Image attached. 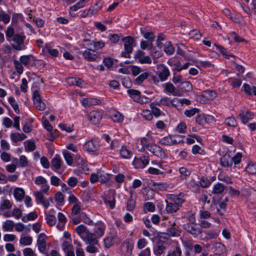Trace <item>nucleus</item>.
<instances>
[{
	"label": "nucleus",
	"instance_id": "f257e3e1",
	"mask_svg": "<svg viewBox=\"0 0 256 256\" xmlns=\"http://www.w3.org/2000/svg\"><path fill=\"white\" fill-rule=\"evenodd\" d=\"M122 40L124 43L125 51L122 52L121 55L122 56L126 58H130V54L133 50L134 40L130 36H128L123 38Z\"/></svg>",
	"mask_w": 256,
	"mask_h": 256
},
{
	"label": "nucleus",
	"instance_id": "f03ea898",
	"mask_svg": "<svg viewBox=\"0 0 256 256\" xmlns=\"http://www.w3.org/2000/svg\"><path fill=\"white\" fill-rule=\"evenodd\" d=\"M24 38L25 36H22L18 34H15L14 37L11 39V42H12V48L17 50H24Z\"/></svg>",
	"mask_w": 256,
	"mask_h": 256
},
{
	"label": "nucleus",
	"instance_id": "7ed1b4c3",
	"mask_svg": "<svg viewBox=\"0 0 256 256\" xmlns=\"http://www.w3.org/2000/svg\"><path fill=\"white\" fill-rule=\"evenodd\" d=\"M183 228L195 238L202 233V228L198 226L196 222L184 224L183 225Z\"/></svg>",
	"mask_w": 256,
	"mask_h": 256
},
{
	"label": "nucleus",
	"instance_id": "20e7f679",
	"mask_svg": "<svg viewBox=\"0 0 256 256\" xmlns=\"http://www.w3.org/2000/svg\"><path fill=\"white\" fill-rule=\"evenodd\" d=\"M32 99L34 104L36 108L40 110H44L45 109L46 104L42 101V96L38 90L34 92Z\"/></svg>",
	"mask_w": 256,
	"mask_h": 256
},
{
	"label": "nucleus",
	"instance_id": "39448f33",
	"mask_svg": "<svg viewBox=\"0 0 256 256\" xmlns=\"http://www.w3.org/2000/svg\"><path fill=\"white\" fill-rule=\"evenodd\" d=\"M88 118L93 124L96 125L99 124L102 118V114L100 111L93 110L89 114Z\"/></svg>",
	"mask_w": 256,
	"mask_h": 256
},
{
	"label": "nucleus",
	"instance_id": "423d86ee",
	"mask_svg": "<svg viewBox=\"0 0 256 256\" xmlns=\"http://www.w3.org/2000/svg\"><path fill=\"white\" fill-rule=\"evenodd\" d=\"M20 60L22 64L25 66H33L35 65L36 60L32 55L22 56L20 57Z\"/></svg>",
	"mask_w": 256,
	"mask_h": 256
},
{
	"label": "nucleus",
	"instance_id": "0eeeda50",
	"mask_svg": "<svg viewBox=\"0 0 256 256\" xmlns=\"http://www.w3.org/2000/svg\"><path fill=\"white\" fill-rule=\"evenodd\" d=\"M135 58L138 60L141 64H150L152 62L151 58L149 56H144V52L139 50H138L134 56Z\"/></svg>",
	"mask_w": 256,
	"mask_h": 256
},
{
	"label": "nucleus",
	"instance_id": "6e6552de",
	"mask_svg": "<svg viewBox=\"0 0 256 256\" xmlns=\"http://www.w3.org/2000/svg\"><path fill=\"white\" fill-rule=\"evenodd\" d=\"M148 150L159 158H163L166 157L164 150L157 145H154L152 147H149Z\"/></svg>",
	"mask_w": 256,
	"mask_h": 256
},
{
	"label": "nucleus",
	"instance_id": "1a4fd4ad",
	"mask_svg": "<svg viewBox=\"0 0 256 256\" xmlns=\"http://www.w3.org/2000/svg\"><path fill=\"white\" fill-rule=\"evenodd\" d=\"M134 244L129 240H126L122 244V249L125 256H130L133 249Z\"/></svg>",
	"mask_w": 256,
	"mask_h": 256
},
{
	"label": "nucleus",
	"instance_id": "9d476101",
	"mask_svg": "<svg viewBox=\"0 0 256 256\" xmlns=\"http://www.w3.org/2000/svg\"><path fill=\"white\" fill-rule=\"evenodd\" d=\"M166 243L162 241L158 242L154 248V254L156 256H160L166 250Z\"/></svg>",
	"mask_w": 256,
	"mask_h": 256
},
{
	"label": "nucleus",
	"instance_id": "9b49d317",
	"mask_svg": "<svg viewBox=\"0 0 256 256\" xmlns=\"http://www.w3.org/2000/svg\"><path fill=\"white\" fill-rule=\"evenodd\" d=\"M99 56L98 52H96L94 50L88 48L83 52V56L84 58L89 61H92L95 60Z\"/></svg>",
	"mask_w": 256,
	"mask_h": 256
},
{
	"label": "nucleus",
	"instance_id": "f8f14e48",
	"mask_svg": "<svg viewBox=\"0 0 256 256\" xmlns=\"http://www.w3.org/2000/svg\"><path fill=\"white\" fill-rule=\"evenodd\" d=\"M244 194L252 203L256 204V190L253 188H246L244 190Z\"/></svg>",
	"mask_w": 256,
	"mask_h": 256
},
{
	"label": "nucleus",
	"instance_id": "ddd939ff",
	"mask_svg": "<svg viewBox=\"0 0 256 256\" xmlns=\"http://www.w3.org/2000/svg\"><path fill=\"white\" fill-rule=\"evenodd\" d=\"M82 238L89 244H98V238L96 237V234H92L88 231L86 232V237Z\"/></svg>",
	"mask_w": 256,
	"mask_h": 256
},
{
	"label": "nucleus",
	"instance_id": "4468645a",
	"mask_svg": "<svg viewBox=\"0 0 256 256\" xmlns=\"http://www.w3.org/2000/svg\"><path fill=\"white\" fill-rule=\"evenodd\" d=\"M45 237V234L42 233L38 235V248L39 250L42 252H44L46 249Z\"/></svg>",
	"mask_w": 256,
	"mask_h": 256
},
{
	"label": "nucleus",
	"instance_id": "2eb2a0df",
	"mask_svg": "<svg viewBox=\"0 0 256 256\" xmlns=\"http://www.w3.org/2000/svg\"><path fill=\"white\" fill-rule=\"evenodd\" d=\"M167 233L172 236H180V231L178 226H176V223L173 222L170 228H167Z\"/></svg>",
	"mask_w": 256,
	"mask_h": 256
},
{
	"label": "nucleus",
	"instance_id": "dca6fc26",
	"mask_svg": "<svg viewBox=\"0 0 256 256\" xmlns=\"http://www.w3.org/2000/svg\"><path fill=\"white\" fill-rule=\"evenodd\" d=\"M238 116L244 124H246L252 118L253 114L250 112H242L238 114Z\"/></svg>",
	"mask_w": 256,
	"mask_h": 256
},
{
	"label": "nucleus",
	"instance_id": "f3484780",
	"mask_svg": "<svg viewBox=\"0 0 256 256\" xmlns=\"http://www.w3.org/2000/svg\"><path fill=\"white\" fill-rule=\"evenodd\" d=\"M212 249L216 254H220L224 252L226 248L224 244L220 242H215L212 245Z\"/></svg>",
	"mask_w": 256,
	"mask_h": 256
},
{
	"label": "nucleus",
	"instance_id": "a211bd4d",
	"mask_svg": "<svg viewBox=\"0 0 256 256\" xmlns=\"http://www.w3.org/2000/svg\"><path fill=\"white\" fill-rule=\"evenodd\" d=\"M220 164L222 166L229 167L232 166V158L228 154H224L220 158Z\"/></svg>",
	"mask_w": 256,
	"mask_h": 256
},
{
	"label": "nucleus",
	"instance_id": "6ab92c4d",
	"mask_svg": "<svg viewBox=\"0 0 256 256\" xmlns=\"http://www.w3.org/2000/svg\"><path fill=\"white\" fill-rule=\"evenodd\" d=\"M128 93L134 102H142V101L140 100V91L130 89L128 90Z\"/></svg>",
	"mask_w": 256,
	"mask_h": 256
},
{
	"label": "nucleus",
	"instance_id": "aec40b11",
	"mask_svg": "<svg viewBox=\"0 0 256 256\" xmlns=\"http://www.w3.org/2000/svg\"><path fill=\"white\" fill-rule=\"evenodd\" d=\"M176 101H178V99L176 98H174L170 101L169 98L167 97H163L161 98L159 102H155V104L158 106H160V105L169 106L170 103H171L172 105H174V103Z\"/></svg>",
	"mask_w": 256,
	"mask_h": 256
},
{
	"label": "nucleus",
	"instance_id": "412c9836",
	"mask_svg": "<svg viewBox=\"0 0 256 256\" xmlns=\"http://www.w3.org/2000/svg\"><path fill=\"white\" fill-rule=\"evenodd\" d=\"M98 144H94L92 140L88 141L84 146V149L89 152H95L98 150Z\"/></svg>",
	"mask_w": 256,
	"mask_h": 256
},
{
	"label": "nucleus",
	"instance_id": "4be33fe9",
	"mask_svg": "<svg viewBox=\"0 0 256 256\" xmlns=\"http://www.w3.org/2000/svg\"><path fill=\"white\" fill-rule=\"evenodd\" d=\"M35 196L36 199L38 200L39 202L42 204L43 206L45 208H48L50 204L48 200L44 198L42 192H35Z\"/></svg>",
	"mask_w": 256,
	"mask_h": 256
},
{
	"label": "nucleus",
	"instance_id": "5701e85b",
	"mask_svg": "<svg viewBox=\"0 0 256 256\" xmlns=\"http://www.w3.org/2000/svg\"><path fill=\"white\" fill-rule=\"evenodd\" d=\"M216 96V94L214 91L208 90L203 92L202 94L200 96V98H206L208 100H213Z\"/></svg>",
	"mask_w": 256,
	"mask_h": 256
},
{
	"label": "nucleus",
	"instance_id": "b1692460",
	"mask_svg": "<svg viewBox=\"0 0 256 256\" xmlns=\"http://www.w3.org/2000/svg\"><path fill=\"white\" fill-rule=\"evenodd\" d=\"M24 190L20 188H17L14 189V194L16 199L18 201H21L24 196Z\"/></svg>",
	"mask_w": 256,
	"mask_h": 256
},
{
	"label": "nucleus",
	"instance_id": "393cba45",
	"mask_svg": "<svg viewBox=\"0 0 256 256\" xmlns=\"http://www.w3.org/2000/svg\"><path fill=\"white\" fill-rule=\"evenodd\" d=\"M26 138V136L22 133H12L10 134L11 140L14 142L22 140Z\"/></svg>",
	"mask_w": 256,
	"mask_h": 256
},
{
	"label": "nucleus",
	"instance_id": "a878e982",
	"mask_svg": "<svg viewBox=\"0 0 256 256\" xmlns=\"http://www.w3.org/2000/svg\"><path fill=\"white\" fill-rule=\"evenodd\" d=\"M226 187L222 184L221 183H217L216 184L212 190V193L214 194H222Z\"/></svg>",
	"mask_w": 256,
	"mask_h": 256
},
{
	"label": "nucleus",
	"instance_id": "bb28decb",
	"mask_svg": "<svg viewBox=\"0 0 256 256\" xmlns=\"http://www.w3.org/2000/svg\"><path fill=\"white\" fill-rule=\"evenodd\" d=\"M98 3L99 2H98L94 6H92L87 11L86 15L92 16L99 10L101 8V6H99Z\"/></svg>",
	"mask_w": 256,
	"mask_h": 256
},
{
	"label": "nucleus",
	"instance_id": "cd10ccee",
	"mask_svg": "<svg viewBox=\"0 0 256 256\" xmlns=\"http://www.w3.org/2000/svg\"><path fill=\"white\" fill-rule=\"evenodd\" d=\"M61 163L62 160L58 155H56L51 162L52 166L56 170L60 168Z\"/></svg>",
	"mask_w": 256,
	"mask_h": 256
},
{
	"label": "nucleus",
	"instance_id": "c85d7f7f",
	"mask_svg": "<svg viewBox=\"0 0 256 256\" xmlns=\"http://www.w3.org/2000/svg\"><path fill=\"white\" fill-rule=\"evenodd\" d=\"M154 41H151L149 40H142L140 44V48L142 50H146L147 48L148 50H152V42Z\"/></svg>",
	"mask_w": 256,
	"mask_h": 256
},
{
	"label": "nucleus",
	"instance_id": "c756f323",
	"mask_svg": "<svg viewBox=\"0 0 256 256\" xmlns=\"http://www.w3.org/2000/svg\"><path fill=\"white\" fill-rule=\"evenodd\" d=\"M166 202L167 205L166 210L168 213H173L176 212L178 210L179 208L176 204L172 202Z\"/></svg>",
	"mask_w": 256,
	"mask_h": 256
},
{
	"label": "nucleus",
	"instance_id": "7c9ffc66",
	"mask_svg": "<svg viewBox=\"0 0 256 256\" xmlns=\"http://www.w3.org/2000/svg\"><path fill=\"white\" fill-rule=\"evenodd\" d=\"M164 51L165 52L168 54L171 55L174 54V48L172 46L170 42H166L164 45Z\"/></svg>",
	"mask_w": 256,
	"mask_h": 256
},
{
	"label": "nucleus",
	"instance_id": "2f4dec72",
	"mask_svg": "<svg viewBox=\"0 0 256 256\" xmlns=\"http://www.w3.org/2000/svg\"><path fill=\"white\" fill-rule=\"evenodd\" d=\"M12 206V203L8 200H3L1 201L0 204V210H4L6 209H10Z\"/></svg>",
	"mask_w": 256,
	"mask_h": 256
},
{
	"label": "nucleus",
	"instance_id": "473e14b6",
	"mask_svg": "<svg viewBox=\"0 0 256 256\" xmlns=\"http://www.w3.org/2000/svg\"><path fill=\"white\" fill-rule=\"evenodd\" d=\"M25 144V149L26 151L32 152L36 148V145L34 142L28 140L24 142Z\"/></svg>",
	"mask_w": 256,
	"mask_h": 256
},
{
	"label": "nucleus",
	"instance_id": "72a5a7b5",
	"mask_svg": "<svg viewBox=\"0 0 256 256\" xmlns=\"http://www.w3.org/2000/svg\"><path fill=\"white\" fill-rule=\"evenodd\" d=\"M138 162L142 163V165L138 166V167H142V168H144L148 164L149 160L148 157L146 156H142L140 158H135V163L136 162Z\"/></svg>",
	"mask_w": 256,
	"mask_h": 256
},
{
	"label": "nucleus",
	"instance_id": "f704fd0d",
	"mask_svg": "<svg viewBox=\"0 0 256 256\" xmlns=\"http://www.w3.org/2000/svg\"><path fill=\"white\" fill-rule=\"evenodd\" d=\"M170 75V72L168 68L164 67L163 70L159 74V78L162 81L166 80Z\"/></svg>",
	"mask_w": 256,
	"mask_h": 256
},
{
	"label": "nucleus",
	"instance_id": "c9c22d12",
	"mask_svg": "<svg viewBox=\"0 0 256 256\" xmlns=\"http://www.w3.org/2000/svg\"><path fill=\"white\" fill-rule=\"evenodd\" d=\"M14 64L15 66V68L16 70V72L19 74H22L23 72L24 71V67L22 66V64L20 60H14Z\"/></svg>",
	"mask_w": 256,
	"mask_h": 256
},
{
	"label": "nucleus",
	"instance_id": "e433bc0d",
	"mask_svg": "<svg viewBox=\"0 0 256 256\" xmlns=\"http://www.w3.org/2000/svg\"><path fill=\"white\" fill-rule=\"evenodd\" d=\"M89 0H80L74 6L70 7V10L72 11H76L78 9L84 6V3L88 2Z\"/></svg>",
	"mask_w": 256,
	"mask_h": 256
},
{
	"label": "nucleus",
	"instance_id": "4c0bfd02",
	"mask_svg": "<svg viewBox=\"0 0 256 256\" xmlns=\"http://www.w3.org/2000/svg\"><path fill=\"white\" fill-rule=\"evenodd\" d=\"M136 206L135 201L132 199V195L130 196L128 198L127 202V210L128 211H132Z\"/></svg>",
	"mask_w": 256,
	"mask_h": 256
},
{
	"label": "nucleus",
	"instance_id": "58836bf2",
	"mask_svg": "<svg viewBox=\"0 0 256 256\" xmlns=\"http://www.w3.org/2000/svg\"><path fill=\"white\" fill-rule=\"evenodd\" d=\"M8 101L9 103L12 106V107L13 109L15 111V112L17 114H18L20 112V110L18 108V106L15 100L12 97H10L8 98Z\"/></svg>",
	"mask_w": 256,
	"mask_h": 256
},
{
	"label": "nucleus",
	"instance_id": "ea45409f",
	"mask_svg": "<svg viewBox=\"0 0 256 256\" xmlns=\"http://www.w3.org/2000/svg\"><path fill=\"white\" fill-rule=\"evenodd\" d=\"M113 120L115 122H120L123 120L122 115L118 111H114L112 115Z\"/></svg>",
	"mask_w": 256,
	"mask_h": 256
},
{
	"label": "nucleus",
	"instance_id": "a19ab883",
	"mask_svg": "<svg viewBox=\"0 0 256 256\" xmlns=\"http://www.w3.org/2000/svg\"><path fill=\"white\" fill-rule=\"evenodd\" d=\"M14 29L11 26H8L6 31V35L8 41L11 42V39L14 36Z\"/></svg>",
	"mask_w": 256,
	"mask_h": 256
},
{
	"label": "nucleus",
	"instance_id": "79ce46f5",
	"mask_svg": "<svg viewBox=\"0 0 256 256\" xmlns=\"http://www.w3.org/2000/svg\"><path fill=\"white\" fill-rule=\"evenodd\" d=\"M165 89L167 92L172 94L173 95L178 96V92L175 91L176 88L172 84H166L165 86Z\"/></svg>",
	"mask_w": 256,
	"mask_h": 256
},
{
	"label": "nucleus",
	"instance_id": "37998d69",
	"mask_svg": "<svg viewBox=\"0 0 256 256\" xmlns=\"http://www.w3.org/2000/svg\"><path fill=\"white\" fill-rule=\"evenodd\" d=\"M190 38L199 40L202 36V34L196 30H194L190 32L188 34Z\"/></svg>",
	"mask_w": 256,
	"mask_h": 256
},
{
	"label": "nucleus",
	"instance_id": "c03bdc74",
	"mask_svg": "<svg viewBox=\"0 0 256 256\" xmlns=\"http://www.w3.org/2000/svg\"><path fill=\"white\" fill-rule=\"evenodd\" d=\"M148 76V72H144L140 75L138 77H137L135 80V82L136 84H142L144 80L146 79Z\"/></svg>",
	"mask_w": 256,
	"mask_h": 256
},
{
	"label": "nucleus",
	"instance_id": "a18cd8bd",
	"mask_svg": "<svg viewBox=\"0 0 256 256\" xmlns=\"http://www.w3.org/2000/svg\"><path fill=\"white\" fill-rule=\"evenodd\" d=\"M180 88L183 91H190L192 89V85L190 82H181Z\"/></svg>",
	"mask_w": 256,
	"mask_h": 256
},
{
	"label": "nucleus",
	"instance_id": "49530a36",
	"mask_svg": "<svg viewBox=\"0 0 256 256\" xmlns=\"http://www.w3.org/2000/svg\"><path fill=\"white\" fill-rule=\"evenodd\" d=\"M20 244L23 245H30L32 242V238L30 236H26L20 240Z\"/></svg>",
	"mask_w": 256,
	"mask_h": 256
},
{
	"label": "nucleus",
	"instance_id": "de8ad7c7",
	"mask_svg": "<svg viewBox=\"0 0 256 256\" xmlns=\"http://www.w3.org/2000/svg\"><path fill=\"white\" fill-rule=\"evenodd\" d=\"M14 226V223L12 221L7 220L3 224V228L6 231L12 230Z\"/></svg>",
	"mask_w": 256,
	"mask_h": 256
},
{
	"label": "nucleus",
	"instance_id": "09e8293b",
	"mask_svg": "<svg viewBox=\"0 0 256 256\" xmlns=\"http://www.w3.org/2000/svg\"><path fill=\"white\" fill-rule=\"evenodd\" d=\"M225 123L230 126L236 127V122L235 118L232 117H228L226 119Z\"/></svg>",
	"mask_w": 256,
	"mask_h": 256
},
{
	"label": "nucleus",
	"instance_id": "8fccbe9b",
	"mask_svg": "<svg viewBox=\"0 0 256 256\" xmlns=\"http://www.w3.org/2000/svg\"><path fill=\"white\" fill-rule=\"evenodd\" d=\"M230 35L232 36L233 39L236 42H248V41L244 40V38L240 37L238 35L236 32H232L230 33Z\"/></svg>",
	"mask_w": 256,
	"mask_h": 256
},
{
	"label": "nucleus",
	"instance_id": "3c124183",
	"mask_svg": "<svg viewBox=\"0 0 256 256\" xmlns=\"http://www.w3.org/2000/svg\"><path fill=\"white\" fill-rule=\"evenodd\" d=\"M82 104L84 106H88L92 104H98V102L96 100H92V99L89 98H85L82 100Z\"/></svg>",
	"mask_w": 256,
	"mask_h": 256
},
{
	"label": "nucleus",
	"instance_id": "603ef678",
	"mask_svg": "<svg viewBox=\"0 0 256 256\" xmlns=\"http://www.w3.org/2000/svg\"><path fill=\"white\" fill-rule=\"evenodd\" d=\"M179 172L181 174L182 179L186 178V176L190 174V172L185 168L182 167L179 169Z\"/></svg>",
	"mask_w": 256,
	"mask_h": 256
},
{
	"label": "nucleus",
	"instance_id": "864d4df0",
	"mask_svg": "<svg viewBox=\"0 0 256 256\" xmlns=\"http://www.w3.org/2000/svg\"><path fill=\"white\" fill-rule=\"evenodd\" d=\"M154 104H155V103L150 104V108L152 109V114H153L155 116L158 117L161 114V112L160 110L158 108L155 106Z\"/></svg>",
	"mask_w": 256,
	"mask_h": 256
},
{
	"label": "nucleus",
	"instance_id": "5fc2aeb1",
	"mask_svg": "<svg viewBox=\"0 0 256 256\" xmlns=\"http://www.w3.org/2000/svg\"><path fill=\"white\" fill-rule=\"evenodd\" d=\"M47 223L50 226H54L56 224V218L54 215H48L46 218Z\"/></svg>",
	"mask_w": 256,
	"mask_h": 256
},
{
	"label": "nucleus",
	"instance_id": "6e6d98bb",
	"mask_svg": "<svg viewBox=\"0 0 256 256\" xmlns=\"http://www.w3.org/2000/svg\"><path fill=\"white\" fill-rule=\"evenodd\" d=\"M160 142L164 145L172 146V138L170 136H166L160 140Z\"/></svg>",
	"mask_w": 256,
	"mask_h": 256
},
{
	"label": "nucleus",
	"instance_id": "4d7b16f0",
	"mask_svg": "<svg viewBox=\"0 0 256 256\" xmlns=\"http://www.w3.org/2000/svg\"><path fill=\"white\" fill-rule=\"evenodd\" d=\"M214 46L220 50V52L226 58H229L230 56H234L232 54H227L226 52L225 48L222 46H218L216 44H214Z\"/></svg>",
	"mask_w": 256,
	"mask_h": 256
},
{
	"label": "nucleus",
	"instance_id": "13d9d810",
	"mask_svg": "<svg viewBox=\"0 0 256 256\" xmlns=\"http://www.w3.org/2000/svg\"><path fill=\"white\" fill-rule=\"evenodd\" d=\"M142 116L148 120H150L152 118V114L149 110H144L142 112Z\"/></svg>",
	"mask_w": 256,
	"mask_h": 256
},
{
	"label": "nucleus",
	"instance_id": "bf43d9fd",
	"mask_svg": "<svg viewBox=\"0 0 256 256\" xmlns=\"http://www.w3.org/2000/svg\"><path fill=\"white\" fill-rule=\"evenodd\" d=\"M64 158L68 165L70 166L73 162V158L69 152H66L64 154Z\"/></svg>",
	"mask_w": 256,
	"mask_h": 256
},
{
	"label": "nucleus",
	"instance_id": "052dcab7",
	"mask_svg": "<svg viewBox=\"0 0 256 256\" xmlns=\"http://www.w3.org/2000/svg\"><path fill=\"white\" fill-rule=\"evenodd\" d=\"M120 154L121 156L124 158H127L130 157V152L124 146L122 148Z\"/></svg>",
	"mask_w": 256,
	"mask_h": 256
},
{
	"label": "nucleus",
	"instance_id": "680f3d73",
	"mask_svg": "<svg viewBox=\"0 0 256 256\" xmlns=\"http://www.w3.org/2000/svg\"><path fill=\"white\" fill-rule=\"evenodd\" d=\"M199 112V110L196 108H193L190 110H186L184 112V114L188 117H192L194 116L196 113Z\"/></svg>",
	"mask_w": 256,
	"mask_h": 256
},
{
	"label": "nucleus",
	"instance_id": "e2e57ef3",
	"mask_svg": "<svg viewBox=\"0 0 256 256\" xmlns=\"http://www.w3.org/2000/svg\"><path fill=\"white\" fill-rule=\"evenodd\" d=\"M98 176V181H100L102 183L106 182L109 179V174H102L101 172H99Z\"/></svg>",
	"mask_w": 256,
	"mask_h": 256
},
{
	"label": "nucleus",
	"instance_id": "0e129e2a",
	"mask_svg": "<svg viewBox=\"0 0 256 256\" xmlns=\"http://www.w3.org/2000/svg\"><path fill=\"white\" fill-rule=\"evenodd\" d=\"M182 251L180 248L176 247L173 251L170 252L166 256H181Z\"/></svg>",
	"mask_w": 256,
	"mask_h": 256
},
{
	"label": "nucleus",
	"instance_id": "69168bd1",
	"mask_svg": "<svg viewBox=\"0 0 256 256\" xmlns=\"http://www.w3.org/2000/svg\"><path fill=\"white\" fill-rule=\"evenodd\" d=\"M80 218L81 221L87 224H90L92 222V221L88 218L84 213H82L80 214Z\"/></svg>",
	"mask_w": 256,
	"mask_h": 256
},
{
	"label": "nucleus",
	"instance_id": "338daca9",
	"mask_svg": "<svg viewBox=\"0 0 256 256\" xmlns=\"http://www.w3.org/2000/svg\"><path fill=\"white\" fill-rule=\"evenodd\" d=\"M144 208L150 212H153L155 210V206L154 204L151 202H147L144 205Z\"/></svg>",
	"mask_w": 256,
	"mask_h": 256
},
{
	"label": "nucleus",
	"instance_id": "774afa93",
	"mask_svg": "<svg viewBox=\"0 0 256 256\" xmlns=\"http://www.w3.org/2000/svg\"><path fill=\"white\" fill-rule=\"evenodd\" d=\"M23 253L24 256H36L31 248H26L23 250Z\"/></svg>",
	"mask_w": 256,
	"mask_h": 256
}]
</instances>
